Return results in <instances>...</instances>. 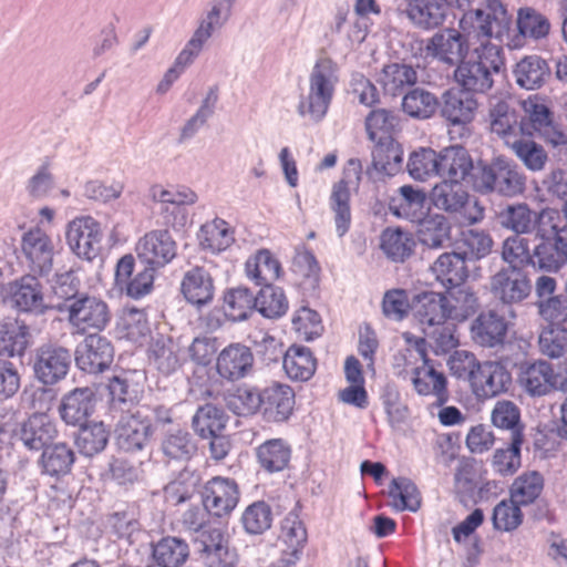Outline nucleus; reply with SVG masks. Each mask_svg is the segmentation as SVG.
<instances>
[{
  "label": "nucleus",
  "mask_w": 567,
  "mask_h": 567,
  "mask_svg": "<svg viewBox=\"0 0 567 567\" xmlns=\"http://www.w3.org/2000/svg\"><path fill=\"white\" fill-rule=\"evenodd\" d=\"M472 188L482 196L497 195L513 198L526 189V176L519 166L505 156L475 164Z\"/></svg>",
  "instance_id": "1"
},
{
  "label": "nucleus",
  "mask_w": 567,
  "mask_h": 567,
  "mask_svg": "<svg viewBox=\"0 0 567 567\" xmlns=\"http://www.w3.org/2000/svg\"><path fill=\"white\" fill-rule=\"evenodd\" d=\"M445 10L449 8L463 12L460 19V28L473 34L477 39H497L502 41L508 34L512 25V16L499 0H486V2L468 10L470 0H442Z\"/></svg>",
  "instance_id": "2"
},
{
  "label": "nucleus",
  "mask_w": 567,
  "mask_h": 567,
  "mask_svg": "<svg viewBox=\"0 0 567 567\" xmlns=\"http://www.w3.org/2000/svg\"><path fill=\"white\" fill-rule=\"evenodd\" d=\"M338 65L329 56L319 58L309 75V92L299 101L297 112L313 123L322 121L331 104L338 83Z\"/></svg>",
  "instance_id": "3"
},
{
  "label": "nucleus",
  "mask_w": 567,
  "mask_h": 567,
  "mask_svg": "<svg viewBox=\"0 0 567 567\" xmlns=\"http://www.w3.org/2000/svg\"><path fill=\"white\" fill-rule=\"evenodd\" d=\"M59 312H66V320L74 333H99L112 320L111 309L101 297L85 292L72 303H59Z\"/></svg>",
  "instance_id": "4"
},
{
  "label": "nucleus",
  "mask_w": 567,
  "mask_h": 567,
  "mask_svg": "<svg viewBox=\"0 0 567 567\" xmlns=\"http://www.w3.org/2000/svg\"><path fill=\"white\" fill-rule=\"evenodd\" d=\"M533 249V268L548 272L558 271L567 262V226L550 221L548 227L540 221Z\"/></svg>",
  "instance_id": "5"
},
{
  "label": "nucleus",
  "mask_w": 567,
  "mask_h": 567,
  "mask_svg": "<svg viewBox=\"0 0 567 567\" xmlns=\"http://www.w3.org/2000/svg\"><path fill=\"white\" fill-rule=\"evenodd\" d=\"M73 359L69 348L58 342H44L33 350L30 358L33 377L43 385H55L66 378Z\"/></svg>",
  "instance_id": "6"
},
{
  "label": "nucleus",
  "mask_w": 567,
  "mask_h": 567,
  "mask_svg": "<svg viewBox=\"0 0 567 567\" xmlns=\"http://www.w3.org/2000/svg\"><path fill=\"white\" fill-rule=\"evenodd\" d=\"M362 164L358 158H350L343 171L342 178L332 186L329 205L334 214L336 231L339 237H343L350 229L351 189H358L361 181Z\"/></svg>",
  "instance_id": "7"
},
{
  "label": "nucleus",
  "mask_w": 567,
  "mask_h": 567,
  "mask_svg": "<svg viewBox=\"0 0 567 567\" xmlns=\"http://www.w3.org/2000/svg\"><path fill=\"white\" fill-rule=\"evenodd\" d=\"M38 277L28 274L9 282L6 298L17 312L40 317L52 308L45 301L43 285Z\"/></svg>",
  "instance_id": "8"
},
{
  "label": "nucleus",
  "mask_w": 567,
  "mask_h": 567,
  "mask_svg": "<svg viewBox=\"0 0 567 567\" xmlns=\"http://www.w3.org/2000/svg\"><path fill=\"white\" fill-rule=\"evenodd\" d=\"M415 351L422 360L420 365L411 370V383L419 395L434 396V405L443 406L450 400L447 379L443 372L436 371L427 358L425 341L420 339L415 343Z\"/></svg>",
  "instance_id": "9"
},
{
  "label": "nucleus",
  "mask_w": 567,
  "mask_h": 567,
  "mask_svg": "<svg viewBox=\"0 0 567 567\" xmlns=\"http://www.w3.org/2000/svg\"><path fill=\"white\" fill-rule=\"evenodd\" d=\"M517 381L530 396H543L551 390L567 392V377L555 373L554 367L545 360L522 363Z\"/></svg>",
  "instance_id": "10"
},
{
  "label": "nucleus",
  "mask_w": 567,
  "mask_h": 567,
  "mask_svg": "<svg viewBox=\"0 0 567 567\" xmlns=\"http://www.w3.org/2000/svg\"><path fill=\"white\" fill-rule=\"evenodd\" d=\"M21 250L30 274L48 276L53 269L54 245L41 228L34 227L22 235Z\"/></svg>",
  "instance_id": "11"
},
{
  "label": "nucleus",
  "mask_w": 567,
  "mask_h": 567,
  "mask_svg": "<svg viewBox=\"0 0 567 567\" xmlns=\"http://www.w3.org/2000/svg\"><path fill=\"white\" fill-rule=\"evenodd\" d=\"M202 503L205 511L215 517L228 516L239 502V487L235 480L215 476L202 488Z\"/></svg>",
  "instance_id": "12"
},
{
  "label": "nucleus",
  "mask_w": 567,
  "mask_h": 567,
  "mask_svg": "<svg viewBox=\"0 0 567 567\" xmlns=\"http://www.w3.org/2000/svg\"><path fill=\"white\" fill-rule=\"evenodd\" d=\"M66 241L80 258L93 260L100 252L102 230L100 223L91 216L74 218L68 224Z\"/></svg>",
  "instance_id": "13"
},
{
  "label": "nucleus",
  "mask_w": 567,
  "mask_h": 567,
  "mask_svg": "<svg viewBox=\"0 0 567 567\" xmlns=\"http://www.w3.org/2000/svg\"><path fill=\"white\" fill-rule=\"evenodd\" d=\"M491 292L503 306L523 302L532 292V284L523 269L506 267L491 278Z\"/></svg>",
  "instance_id": "14"
},
{
  "label": "nucleus",
  "mask_w": 567,
  "mask_h": 567,
  "mask_svg": "<svg viewBox=\"0 0 567 567\" xmlns=\"http://www.w3.org/2000/svg\"><path fill=\"white\" fill-rule=\"evenodd\" d=\"M117 447L126 453L143 451L151 442L154 429L136 409L124 412L116 425Z\"/></svg>",
  "instance_id": "15"
},
{
  "label": "nucleus",
  "mask_w": 567,
  "mask_h": 567,
  "mask_svg": "<svg viewBox=\"0 0 567 567\" xmlns=\"http://www.w3.org/2000/svg\"><path fill=\"white\" fill-rule=\"evenodd\" d=\"M467 52V39L453 28L434 33L424 45L426 58L431 56L450 66H457L465 59Z\"/></svg>",
  "instance_id": "16"
},
{
  "label": "nucleus",
  "mask_w": 567,
  "mask_h": 567,
  "mask_svg": "<svg viewBox=\"0 0 567 567\" xmlns=\"http://www.w3.org/2000/svg\"><path fill=\"white\" fill-rule=\"evenodd\" d=\"M114 359L111 341L99 333L85 337L75 351L74 360L78 368L86 373H101L110 368Z\"/></svg>",
  "instance_id": "17"
},
{
  "label": "nucleus",
  "mask_w": 567,
  "mask_h": 567,
  "mask_svg": "<svg viewBox=\"0 0 567 567\" xmlns=\"http://www.w3.org/2000/svg\"><path fill=\"white\" fill-rule=\"evenodd\" d=\"M509 321L497 309L481 311L470 327L473 342L483 348L502 347L507 338Z\"/></svg>",
  "instance_id": "18"
},
{
  "label": "nucleus",
  "mask_w": 567,
  "mask_h": 567,
  "mask_svg": "<svg viewBox=\"0 0 567 567\" xmlns=\"http://www.w3.org/2000/svg\"><path fill=\"white\" fill-rule=\"evenodd\" d=\"M255 355L249 347L240 342L230 343L217 355L216 371L226 381L235 382L254 372Z\"/></svg>",
  "instance_id": "19"
},
{
  "label": "nucleus",
  "mask_w": 567,
  "mask_h": 567,
  "mask_svg": "<svg viewBox=\"0 0 567 567\" xmlns=\"http://www.w3.org/2000/svg\"><path fill=\"white\" fill-rule=\"evenodd\" d=\"M136 251L141 264L161 268L171 262L177 252V245L166 229L147 233L137 244Z\"/></svg>",
  "instance_id": "20"
},
{
  "label": "nucleus",
  "mask_w": 567,
  "mask_h": 567,
  "mask_svg": "<svg viewBox=\"0 0 567 567\" xmlns=\"http://www.w3.org/2000/svg\"><path fill=\"white\" fill-rule=\"evenodd\" d=\"M412 313L424 332L434 327H441L451 320L447 310V296L435 291L417 293L412 300Z\"/></svg>",
  "instance_id": "21"
},
{
  "label": "nucleus",
  "mask_w": 567,
  "mask_h": 567,
  "mask_svg": "<svg viewBox=\"0 0 567 567\" xmlns=\"http://www.w3.org/2000/svg\"><path fill=\"white\" fill-rule=\"evenodd\" d=\"M478 103L474 92L466 89L446 90L440 100V112L452 125H466L475 117Z\"/></svg>",
  "instance_id": "22"
},
{
  "label": "nucleus",
  "mask_w": 567,
  "mask_h": 567,
  "mask_svg": "<svg viewBox=\"0 0 567 567\" xmlns=\"http://www.w3.org/2000/svg\"><path fill=\"white\" fill-rule=\"evenodd\" d=\"M512 383L507 369L496 361H484L475 371L471 383L478 398L488 399L506 392Z\"/></svg>",
  "instance_id": "23"
},
{
  "label": "nucleus",
  "mask_w": 567,
  "mask_h": 567,
  "mask_svg": "<svg viewBox=\"0 0 567 567\" xmlns=\"http://www.w3.org/2000/svg\"><path fill=\"white\" fill-rule=\"evenodd\" d=\"M59 431L50 415H30L20 423L17 437L29 451H42L56 440Z\"/></svg>",
  "instance_id": "24"
},
{
  "label": "nucleus",
  "mask_w": 567,
  "mask_h": 567,
  "mask_svg": "<svg viewBox=\"0 0 567 567\" xmlns=\"http://www.w3.org/2000/svg\"><path fill=\"white\" fill-rule=\"evenodd\" d=\"M261 413L268 422H285L292 414L295 392L288 384L274 382L261 390Z\"/></svg>",
  "instance_id": "25"
},
{
  "label": "nucleus",
  "mask_w": 567,
  "mask_h": 567,
  "mask_svg": "<svg viewBox=\"0 0 567 567\" xmlns=\"http://www.w3.org/2000/svg\"><path fill=\"white\" fill-rule=\"evenodd\" d=\"M96 396L89 386L75 388L63 395L59 413L68 425H82L95 410Z\"/></svg>",
  "instance_id": "26"
},
{
  "label": "nucleus",
  "mask_w": 567,
  "mask_h": 567,
  "mask_svg": "<svg viewBox=\"0 0 567 567\" xmlns=\"http://www.w3.org/2000/svg\"><path fill=\"white\" fill-rule=\"evenodd\" d=\"M389 208L396 217L416 223L427 216L430 205L424 190L404 185L399 188V195L391 198Z\"/></svg>",
  "instance_id": "27"
},
{
  "label": "nucleus",
  "mask_w": 567,
  "mask_h": 567,
  "mask_svg": "<svg viewBox=\"0 0 567 567\" xmlns=\"http://www.w3.org/2000/svg\"><path fill=\"white\" fill-rule=\"evenodd\" d=\"M471 265L455 250L443 252L431 266L435 279L447 290L464 285L471 271Z\"/></svg>",
  "instance_id": "28"
},
{
  "label": "nucleus",
  "mask_w": 567,
  "mask_h": 567,
  "mask_svg": "<svg viewBox=\"0 0 567 567\" xmlns=\"http://www.w3.org/2000/svg\"><path fill=\"white\" fill-rule=\"evenodd\" d=\"M181 291L188 303L200 309L213 301L214 280L207 269L196 266L184 274Z\"/></svg>",
  "instance_id": "29"
},
{
  "label": "nucleus",
  "mask_w": 567,
  "mask_h": 567,
  "mask_svg": "<svg viewBox=\"0 0 567 567\" xmlns=\"http://www.w3.org/2000/svg\"><path fill=\"white\" fill-rule=\"evenodd\" d=\"M475 164L463 146L443 148L440 152V177L445 181H467L472 185Z\"/></svg>",
  "instance_id": "30"
},
{
  "label": "nucleus",
  "mask_w": 567,
  "mask_h": 567,
  "mask_svg": "<svg viewBox=\"0 0 567 567\" xmlns=\"http://www.w3.org/2000/svg\"><path fill=\"white\" fill-rule=\"evenodd\" d=\"M151 558L157 567H182L190 556V547L179 536H163L151 544Z\"/></svg>",
  "instance_id": "31"
},
{
  "label": "nucleus",
  "mask_w": 567,
  "mask_h": 567,
  "mask_svg": "<svg viewBox=\"0 0 567 567\" xmlns=\"http://www.w3.org/2000/svg\"><path fill=\"white\" fill-rule=\"evenodd\" d=\"M41 452L38 464L42 474L59 478L72 471L76 456L69 443L53 441Z\"/></svg>",
  "instance_id": "32"
},
{
  "label": "nucleus",
  "mask_w": 567,
  "mask_h": 567,
  "mask_svg": "<svg viewBox=\"0 0 567 567\" xmlns=\"http://www.w3.org/2000/svg\"><path fill=\"white\" fill-rule=\"evenodd\" d=\"M202 557L206 567H237L239 561L237 550L217 528L209 530L203 540Z\"/></svg>",
  "instance_id": "33"
},
{
  "label": "nucleus",
  "mask_w": 567,
  "mask_h": 567,
  "mask_svg": "<svg viewBox=\"0 0 567 567\" xmlns=\"http://www.w3.org/2000/svg\"><path fill=\"white\" fill-rule=\"evenodd\" d=\"M405 12L412 24L424 31L441 27L447 17L442 0H410Z\"/></svg>",
  "instance_id": "34"
},
{
  "label": "nucleus",
  "mask_w": 567,
  "mask_h": 567,
  "mask_svg": "<svg viewBox=\"0 0 567 567\" xmlns=\"http://www.w3.org/2000/svg\"><path fill=\"white\" fill-rule=\"evenodd\" d=\"M487 122L491 132L503 138L516 135L520 126L516 109L499 97L489 100Z\"/></svg>",
  "instance_id": "35"
},
{
  "label": "nucleus",
  "mask_w": 567,
  "mask_h": 567,
  "mask_svg": "<svg viewBox=\"0 0 567 567\" xmlns=\"http://www.w3.org/2000/svg\"><path fill=\"white\" fill-rule=\"evenodd\" d=\"M282 368L291 381L306 382L316 373L317 359L309 348L292 344L285 352Z\"/></svg>",
  "instance_id": "36"
},
{
  "label": "nucleus",
  "mask_w": 567,
  "mask_h": 567,
  "mask_svg": "<svg viewBox=\"0 0 567 567\" xmlns=\"http://www.w3.org/2000/svg\"><path fill=\"white\" fill-rule=\"evenodd\" d=\"M513 73L517 85L526 90H536L550 79L551 69L545 59L528 55L516 64Z\"/></svg>",
  "instance_id": "37"
},
{
  "label": "nucleus",
  "mask_w": 567,
  "mask_h": 567,
  "mask_svg": "<svg viewBox=\"0 0 567 567\" xmlns=\"http://www.w3.org/2000/svg\"><path fill=\"white\" fill-rule=\"evenodd\" d=\"M30 342V328L25 322L17 319L0 322V355L22 357Z\"/></svg>",
  "instance_id": "38"
},
{
  "label": "nucleus",
  "mask_w": 567,
  "mask_h": 567,
  "mask_svg": "<svg viewBox=\"0 0 567 567\" xmlns=\"http://www.w3.org/2000/svg\"><path fill=\"white\" fill-rule=\"evenodd\" d=\"M470 195L462 182L443 181L432 189L433 205L446 213H462L468 204Z\"/></svg>",
  "instance_id": "39"
},
{
  "label": "nucleus",
  "mask_w": 567,
  "mask_h": 567,
  "mask_svg": "<svg viewBox=\"0 0 567 567\" xmlns=\"http://www.w3.org/2000/svg\"><path fill=\"white\" fill-rule=\"evenodd\" d=\"M493 247L492 237L484 230L465 229L454 244V249L471 265L489 255Z\"/></svg>",
  "instance_id": "40"
},
{
  "label": "nucleus",
  "mask_w": 567,
  "mask_h": 567,
  "mask_svg": "<svg viewBox=\"0 0 567 567\" xmlns=\"http://www.w3.org/2000/svg\"><path fill=\"white\" fill-rule=\"evenodd\" d=\"M416 223L419 224L417 239L422 246L440 249L451 240L452 227L444 215H427L424 219Z\"/></svg>",
  "instance_id": "41"
},
{
  "label": "nucleus",
  "mask_w": 567,
  "mask_h": 567,
  "mask_svg": "<svg viewBox=\"0 0 567 567\" xmlns=\"http://www.w3.org/2000/svg\"><path fill=\"white\" fill-rule=\"evenodd\" d=\"M373 167L389 176H394L402 169L403 150L394 138L374 143L372 151Z\"/></svg>",
  "instance_id": "42"
},
{
  "label": "nucleus",
  "mask_w": 567,
  "mask_h": 567,
  "mask_svg": "<svg viewBox=\"0 0 567 567\" xmlns=\"http://www.w3.org/2000/svg\"><path fill=\"white\" fill-rule=\"evenodd\" d=\"M415 247L411 233L401 228H386L381 234V249L394 262H403Z\"/></svg>",
  "instance_id": "43"
},
{
  "label": "nucleus",
  "mask_w": 567,
  "mask_h": 567,
  "mask_svg": "<svg viewBox=\"0 0 567 567\" xmlns=\"http://www.w3.org/2000/svg\"><path fill=\"white\" fill-rule=\"evenodd\" d=\"M281 271L279 260L268 249L259 250L254 259H249L246 262L247 276L257 286L272 284L280 277Z\"/></svg>",
  "instance_id": "44"
},
{
  "label": "nucleus",
  "mask_w": 567,
  "mask_h": 567,
  "mask_svg": "<svg viewBox=\"0 0 567 567\" xmlns=\"http://www.w3.org/2000/svg\"><path fill=\"white\" fill-rule=\"evenodd\" d=\"M454 76L461 87L474 93H485L494 85V76L485 69L480 68L471 59L462 61L455 69Z\"/></svg>",
  "instance_id": "45"
},
{
  "label": "nucleus",
  "mask_w": 567,
  "mask_h": 567,
  "mask_svg": "<svg viewBox=\"0 0 567 567\" xmlns=\"http://www.w3.org/2000/svg\"><path fill=\"white\" fill-rule=\"evenodd\" d=\"M544 489V477L537 471L518 475L509 487V497L520 506L534 504Z\"/></svg>",
  "instance_id": "46"
},
{
  "label": "nucleus",
  "mask_w": 567,
  "mask_h": 567,
  "mask_svg": "<svg viewBox=\"0 0 567 567\" xmlns=\"http://www.w3.org/2000/svg\"><path fill=\"white\" fill-rule=\"evenodd\" d=\"M79 426L75 444L81 454L92 457L104 451L109 443L110 432L103 422L84 423Z\"/></svg>",
  "instance_id": "47"
},
{
  "label": "nucleus",
  "mask_w": 567,
  "mask_h": 567,
  "mask_svg": "<svg viewBox=\"0 0 567 567\" xmlns=\"http://www.w3.org/2000/svg\"><path fill=\"white\" fill-rule=\"evenodd\" d=\"M416 71L406 64L391 63L383 68L380 83L385 94L400 95L409 86L416 83Z\"/></svg>",
  "instance_id": "48"
},
{
  "label": "nucleus",
  "mask_w": 567,
  "mask_h": 567,
  "mask_svg": "<svg viewBox=\"0 0 567 567\" xmlns=\"http://www.w3.org/2000/svg\"><path fill=\"white\" fill-rule=\"evenodd\" d=\"M227 421L228 416L224 409L207 403L197 409L192 419V426L198 436L207 439L214 433L223 432Z\"/></svg>",
  "instance_id": "49"
},
{
  "label": "nucleus",
  "mask_w": 567,
  "mask_h": 567,
  "mask_svg": "<svg viewBox=\"0 0 567 567\" xmlns=\"http://www.w3.org/2000/svg\"><path fill=\"white\" fill-rule=\"evenodd\" d=\"M406 169L415 179L425 182L431 177L440 176V152L431 147H420L410 154Z\"/></svg>",
  "instance_id": "50"
},
{
  "label": "nucleus",
  "mask_w": 567,
  "mask_h": 567,
  "mask_svg": "<svg viewBox=\"0 0 567 567\" xmlns=\"http://www.w3.org/2000/svg\"><path fill=\"white\" fill-rule=\"evenodd\" d=\"M257 460L260 466L269 472H280L289 463L291 450L281 439L268 440L257 447Z\"/></svg>",
  "instance_id": "51"
},
{
  "label": "nucleus",
  "mask_w": 567,
  "mask_h": 567,
  "mask_svg": "<svg viewBox=\"0 0 567 567\" xmlns=\"http://www.w3.org/2000/svg\"><path fill=\"white\" fill-rule=\"evenodd\" d=\"M440 100L437 96L424 89L415 87L404 94L402 109L409 116L426 120L439 110Z\"/></svg>",
  "instance_id": "52"
},
{
  "label": "nucleus",
  "mask_w": 567,
  "mask_h": 567,
  "mask_svg": "<svg viewBox=\"0 0 567 567\" xmlns=\"http://www.w3.org/2000/svg\"><path fill=\"white\" fill-rule=\"evenodd\" d=\"M522 106L527 118H520L519 132L523 134L532 135L534 131L539 132L554 121L553 112L537 95L523 101Z\"/></svg>",
  "instance_id": "53"
},
{
  "label": "nucleus",
  "mask_w": 567,
  "mask_h": 567,
  "mask_svg": "<svg viewBox=\"0 0 567 567\" xmlns=\"http://www.w3.org/2000/svg\"><path fill=\"white\" fill-rule=\"evenodd\" d=\"M399 125V114L386 109L373 110L365 118V130L373 143L393 138V132Z\"/></svg>",
  "instance_id": "54"
},
{
  "label": "nucleus",
  "mask_w": 567,
  "mask_h": 567,
  "mask_svg": "<svg viewBox=\"0 0 567 567\" xmlns=\"http://www.w3.org/2000/svg\"><path fill=\"white\" fill-rule=\"evenodd\" d=\"M391 505L399 512H416L421 507V495L416 485L408 477L393 478L389 485Z\"/></svg>",
  "instance_id": "55"
},
{
  "label": "nucleus",
  "mask_w": 567,
  "mask_h": 567,
  "mask_svg": "<svg viewBox=\"0 0 567 567\" xmlns=\"http://www.w3.org/2000/svg\"><path fill=\"white\" fill-rule=\"evenodd\" d=\"M449 291L447 310L451 320L463 322L476 313L480 308V301L476 293L470 287L462 285Z\"/></svg>",
  "instance_id": "56"
},
{
  "label": "nucleus",
  "mask_w": 567,
  "mask_h": 567,
  "mask_svg": "<svg viewBox=\"0 0 567 567\" xmlns=\"http://www.w3.org/2000/svg\"><path fill=\"white\" fill-rule=\"evenodd\" d=\"M254 309H256V293L250 289L238 287L225 293V315L233 321L246 320Z\"/></svg>",
  "instance_id": "57"
},
{
  "label": "nucleus",
  "mask_w": 567,
  "mask_h": 567,
  "mask_svg": "<svg viewBox=\"0 0 567 567\" xmlns=\"http://www.w3.org/2000/svg\"><path fill=\"white\" fill-rule=\"evenodd\" d=\"M274 520L271 506L265 501H255L241 514L240 522L248 535H262Z\"/></svg>",
  "instance_id": "58"
},
{
  "label": "nucleus",
  "mask_w": 567,
  "mask_h": 567,
  "mask_svg": "<svg viewBox=\"0 0 567 567\" xmlns=\"http://www.w3.org/2000/svg\"><path fill=\"white\" fill-rule=\"evenodd\" d=\"M199 240L205 249H209L213 252H220L226 250L234 243V236L227 221L215 218L212 223H207L200 227Z\"/></svg>",
  "instance_id": "59"
},
{
  "label": "nucleus",
  "mask_w": 567,
  "mask_h": 567,
  "mask_svg": "<svg viewBox=\"0 0 567 567\" xmlns=\"http://www.w3.org/2000/svg\"><path fill=\"white\" fill-rule=\"evenodd\" d=\"M256 309L270 319L284 316L288 310V300L284 290L272 284L261 285L256 293Z\"/></svg>",
  "instance_id": "60"
},
{
  "label": "nucleus",
  "mask_w": 567,
  "mask_h": 567,
  "mask_svg": "<svg viewBox=\"0 0 567 567\" xmlns=\"http://www.w3.org/2000/svg\"><path fill=\"white\" fill-rule=\"evenodd\" d=\"M227 408L236 415H252L261 410V391L252 386H239L225 398Z\"/></svg>",
  "instance_id": "61"
},
{
  "label": "nucleus",
  "mask_w": 567,
  "mask_h": 567,
  "mask_svg": "<svg viewBox=\"0 0 567 567\" xmlns=\"http://www.w3.org/2000/svg\"><path fill=\"white\" fill-rule=\"evenodd\" d=\"M498 223L516 235L529 233L535 221V213L527 204L507 205L497 214Z\"/></svg>",
  "instance_id": "62"
},
{
  "label": "nucleus",
  "mask_w": 567,
  "mask_h": 567,
  "mask_svg": "<svg viewBox=\"0 0 567 567\" xmlns=\"http://www.w3.org/2000/svg\"><path fill=\"white\" fill-rule=\"evenodd\" d=\"M148 358L151 363L164 375L173 374L181 367L177 347L171 339L155 341L150 349Z\"/></svg>",
  "instance_id": "63"
},
{
  "label": "nucleus",
  "mask_w": 567,
  "mask_h": 567,
  "mask_svg": "<svg viewBox=\"0 0 567 567\" xmlns=\"http://www.w3.org/2000/svg\"><path fill=\"white\" fill-rule=\"evenodd\" d=\"M161 450L168 460H188L196 452V444L189 432L178 429L164 435Z\"/></svg>",
  "instance_id": "64"
}]
</instances>
